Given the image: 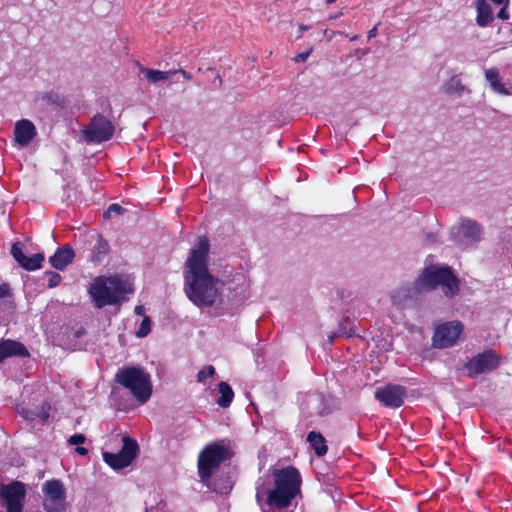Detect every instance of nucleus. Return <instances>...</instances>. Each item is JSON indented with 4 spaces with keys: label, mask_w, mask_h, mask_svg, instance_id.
Wrapping results in <instances>:
<instances>
[{
    "label": "nucleus",
    "mask_w": 512,
    "mask_h": 512,
    "mask_svg": "<svg viewBox=\"0 0 512 512\" xmlns=\"http://www.w3.org/2000/svg\"><path fill=\"white\" fill-rule=\"evenodd\" d=\"M209 242L200 237L195 247L191 249L185 262L184 292L187 298L197 307H215L223 310L224 282L213 276L208 269L207 255Z\"/></svg>",
    "instance_id": "f257e3e1"
},
{
    "label": "nucleus",
    "mask_w": 512,
    "mask_h": 512,
    "mask_svg": "<svg viewBox=\"0 0 512 512\" xmlns=\"http://www.w3.org/2000/svg\"><path fill=\"white\" fill-rule=\"evenodd\" d=\"M274 488L269 490L267 504L274 509H284L300 493L301 476L299 471L289 466L274 470Z\"/></svg>",
    "instance_id": "f03ea898"
},
{
    "label": "nucleus",
    "mask_w": 512,
    "mask_h": 512,
    "mask_svg": "<svg viewBox=\"0 0 512 512\" xmlns=\"http://www.w3.org/2000/svg\"><path fill=\"white\" fill-rule=\"evenodd\" d=\"M132 291L131 284L118 276L96 278L89 288V293L97 308L114 305L123 295Z\"/></svg>",
    "instance_id": "7ed1b4c3"
},
{
    "label": "nucleus",
    "mask_w": 512,
    "mask_h": 512,
    "mask_svg": "<svg viewBox=\"0 0 512 512\" xmlns=\"http://www.w3.org/2000/svg\"><path fill=\"white\" fill-rule=\"evenodd\" d=\"M115 381L129 390L140 404L146 403L152 395L151 376L141 367L129 366L119 369Z\"/></svg>",
    "instance_id": "20e7f679"
},
{
    "label": "nucleus",
    "mask_w": 512,
    "mask_h": 512,
    "mask_svg": "<svg viewBox=\"0 0 512 512\" xmlns=\"http://www.w3.org/2000/svg\"><path fill=\"white\" fill-rule=\"evenodd\" d=\"M442 286L446 296H453L459 291V282L449 267H426L416 280V289L425 291L434 290Z\"/></svg>",
    "instance_id": "39448f33"
},
{
    "label": "nucleus",
    "mask_w": 512,
    "mask_h": 512,
    "mask_svg": "<svg viewBox=\"0 0 512 512\" xmlns=\"http://www.w3.org/2000/svg\"><path fill=\"white\" fill-rule=\"evenodd\" d=\"M232 457L230 449L219 443L205 446L198 456V473L201 479H209L225 460Z\"/></svg>",
    "instance_id": "423d86ee"
},
{
    "label": "nucleus",
    "mask_w": 512,
    "mask_h": 512,
    "mask_svg": "<svg viewBox=\"0 0 512 512\" xmlns=\"http://www.w3.org/2000/svg\"><path fill=\"white\" fill-rule=\"evenodd\" d=\"M114 132L115 126L112 121L98 113L83 130V136L87 143H102L110 140Z\"/></svg>",
    "instance_id": "0eeeda50"
},
{
    "label": "nucleus",
    "mask_w": 512,
    "mask_h": 512,
    "mask_svg": "<svg viewBox=\"0 0 512 512\" xmlns=\"http://www.w3.org/2000/svg\"><path fill=\"white\" fill-rule=\"evenodd\" d=\"M42 490L45 495L43 506L46 512H65L66 490L60 480L46 481Z\"/></svg>",
    "instance_id": "6e6552de"
},
{
    "label": "nucleus",
    "mask_w": 512,
    "mask_h": 512,
    "mask_svg": "<svg viewBox=\"0 0 512 512\" xmlns=\"http://www.w3.org/2000/svg\"><path fill=\"white\" fill-rule=\"evenodd\" d=\"M139 446L137 442L126 436L123 438V446L118 453L104 452L103 460L114 470H120L129 466L137 457Z\"/></svg>",
    "instance_id": "1a4fd4ad"
},
{
    "label": "nucleus",
    "mask_w": 512,
    "mask_h": 512,
    "mask_svg": "<svg viewBox=\"0 0 512 512\" xmlns=\"http://www.w3.org/2000/svg\"><path fill=\"white\" fill-rule=\"evenodd\" d=\"M499 365L500 357L495 351L488 349L469 359L465 363L464 368L470 378H475L497 369Z\"/></svg>",
    "instance_id": "9d476101"
},
{
    "label": "nucleus",
    "mask_w": 512,
    "mask_h": 512,
    "mask_svg": "<svg viewBox=\"0 0 512 512\" xmlns=\"http://www.w3.org/2000/svg\"><path fill=\"white\" fill-rule=\"evenodd\" d=\"M463 331V325L459 321H450L437 327L432 338L434 348H449L456 344Z\"/></svg>",
    "instance_id": "9b49d317"
},
{
    "label": "nucleus",
    "mask_w": 512,
    "mask_h": 512,
    "mask_svg": "<svg viewBox=\"0 0 512 512\" xmlns=\"http://www.w3.org/2000/svg\"><path fill=\"white\" fill-rule=\"evenodd\" d=\"M452 234L457 245L468 247L480 241L482 228L474 220L462 219L459 226L453 228Z\"/></svg>",
    "instance_id": "f8f14e48"
},
{
    "label": "nucleus",
    "mask_w": 512,
    "mask_h": 512,
    "mask_svg": "<svg viewBox=\"0 0 512 512\" xmlns=\"http://www.w3.org/2000/svg\"><path fill=\"white\" fill-rule=\"evenodd\" d=\"M0 496L6 502L7 512H22L26 496L25 485L15 481L7 486H2Z\"/></svg>",
    "instance_id": "ddd939ff"
},
{
    "label": "nucleus",
    "mask_w": 512,
    "mask_h": 512,
    "mask_svg": "<svg viewBox=\"0 0 512 512\" xmlns=\"http://www.w3.org/2000/svg\"><path fill=\"white\" fill-rule=\"evenodd\" d=\"M406 394L404 386L388 384L375 391V398L386 407L398 408L403 404Z\"/></svg>",
    "instance_id": "4468645a"
},
{
    "label": "nucleus",
    "mask_w": 512,
    "mask_h": 512,
    "mask_svg": "<svg viewBox=\"0 0 512 512\" xmlns=\"http://www.w3.org/2000/svg\"><path fill=\"white\" fill-rule=\"evenodd\" d=\"M11 254L22 268L29 271L40 268L42 262L44 261V255L42 253L26 256L19 246V243H14L12 245Z\"/></svg>",
    "instance_id": "2eb2a0df"
},
{
    "label": "nucleus",
    "mask_w": 512,
    "mask_h": 512,
    "mask_svg": "<svg viewBox=\"0 0 512 512\" xmlns=\"http://www.w3.org/2000/svg\"><path fill=\"white\" fill-rule=\"evenodd\" d=\"M423 292L422 290L416 289V281L411 286H403L396 289L391 294L393 305L400 309L409 307L414 301L415 296L418 293Z\"/></svg>",
    "instance_id": "dca6fc26"
},
{
    "label": "nucleus",
    "mask_w": 512,
    "mask_h": 512,
    "mask_svg": "<svg viewBox=\"0 0 512 512\" xmlns=\"http://www.w3.org/2000/svg\"><path fill=\"white\" fill-rule=\"evenodd\" d=\"M36 136L35 125L27 119L16 122L14 128L15 141L22 147L28 146Z\"/></svg>",
    "instance_id": "f3484780"
},
{
    "label": "nucleus",
    "mask_w": 512,
    "mask_h": 512,
    "mask_svg": "<svg viewBox=\"0 0 512 512\" xmlns=\"http://www.w3.org/2000/svg\"><path fill=\"white\" fill-rule=\"evenodd\" d=\"M304 410L310 416H323L328 413V403L324 395L321 393H311L306 396L303 403Z\"/></svg>",
    "instance_id": "a211bd4d"
},
{
    "label": "nucleus",
    "mask_w": 512,
    "mask_h": 512,
    "mask_svg": "<svg viewBox=\"0 0 512 512\" xmlns=\"http://www.w3.org/2000/svg\"><path fill=\"white\" fill-rule=\"evenodd\" d=\"M12 356L28 357L29 352L27 348L18 341L9 339L0 341V364L5 358Z\"/></svg>",
    "instance_id": "6ab92c4d"
},
{
    "label": "nucleus",
    "mask_w": 512,
    "mask_h": 512,
    "mask_svg": "<svg viewBox=\"0 0 512 512\" xmlns=\"http://www.w3.org/2000/svg\"><path fill=\"white\" fill-rule=\"evenodd\" d=\"M74 256V250L69 246H65L63 248L57 249L54 255L50 257L49 261L54 268L63 270L69 263L72 262Z\"/></svg>",
    "instance_id": "aec40b11"
},
{
    "label": "nucleus",
    "mask_w": 512,
    "mask_h": 512,
    "mask_svg": "<svg viewBox=\"0 0 512 512\" xmlns=\"http://www.w3.org/2000/svg\"><path fill=\"white\" fill-rule=\"evenodd\" d=\"M476 10V23L478 26L486 27L494 20L492 8L486 0H477Z\"/></svg>",
    "instance_id": "412c9836"
},
{
    "label": "nucleus",
    "mask_w": 512,
    "mask_h": 512,
    "mask_svg": "<svg viewBox=\"0 0 512 512\" xmlns=\"http://www.w3.org/2000/svg\"><path fill=\"white\" fill-rule=\"evenodd\" d=\"M307 441L318 457L324 456L327 453L326 440L320 433L315 431L309 432Z\"/></svg>",
    "instance_id": "4be33fe9"
},
{
    "label": "nucleus",
    "mask_w": 512,
    "mask_h": 512,
    "mask_svg": "<svg viewBox=\"0 0 512 512\" xmlns=\"http://www.w3.org/2000/svg\"><path fill=\"white\" fill-rule=\"evenodd\" d=\"M485 78L490 83L491 88L502 95H508L509 91L505 88L504 84L500 81L499 70L497 68H490L485 71Z\"/></svg>",
    "instance_id": "5701e85b"
},
{
    "label": "nucleus",
    "mask_w": 512,
    "mask_h": 512,
    "mask_svg": "<svg viewBox=\"0 0 512 512\" xmlns=\"http://www.w3.org/2000/svg\"><path fill=\"white\" fill-rule=\"evenodd\" d=\"M140 72L145 75L147 80L151 83H157L161 81H166L171 78L173 74H175L177 71H160V70H154L149 69L145 67H140Z\"/></svg>",
    "instance_id": "b1692460"
},
{
    "label": "nucleus",
    "mask_w": 512,
    "mask_h": 512,
    "mask_svg": "<svg viewBox=\"0 0 512 512\" xmlns=\"http://www.w3.org/2000/svg\"><path fill=\"white\" fill-rule=\"evenodd\" d=\"M110 247L108 242L100 235H96V243L92 249V259L94 261H101L109 252Z\"/></svg>",
    "instance_id": "393cba45"
},
{
    "label": "nucleus",
    "mask_w": 512,
    "mask_h": 512,
    "mask_svg": "<svg viewBox=\"0 0 512 512\" xmlns=\"http://www.w3.org/2000/svg\"><path fill=\"white\" fill-rule=\"evenodd\" d=\"M218 390L221 396L218 398L217 404L220 407L227 408L233 400L234 392L227 382H220L218 384Z\"/></svg>",
    "instance_id": "a878e982"
},
{
    "label": "nucleus",
    "mask_w": 512,
    "mask_h": 512,
    "mask_svg": "<svg viewBox=\"0 0 512 512\" xmlns=\"http://www.w3.org/2000/svg\"><path fill=\"white\" fill-rule=\"evenodd\" d=\"M466 90V87L462 84L461 79L458 76H452L446 83V92L453 94L456 93L461 95Z\"/></svg>",
    "instance_id": "bb28decb"
},
{
    "label": "nucleus",
    "mask_w": 512,
    "mask_h": 512,
    "mask_svg": "<svg viewBox=\"0 0 512 512\" xmlns=\"http://www.w3.org/2000/svg\"><path fill=\"white\" fill-rule=\"evenodd\" d=\"M337 332L340 336L352 337L355 333L350 326V321L348 318L343 319L338 326Z\"/></svg>",
    "instance_id": "cd10ccee"
},
{
    "label": "nucleus",
    "mask_w": 512,
    "mask_h": 512,
    "mask_svg": "<svg viewBox=\"0 0 512 512\" xmlns=\"http://www.w3.org/2000/svg\"><path fill=\"white\" fill-rule=\"evenodd\" d=\"M151 331V320L148 316H144L136 336L139 338L146 337Z\"/></svg>",
    "instance_id": "c85d7f7f"
},
{
    "label": "nucleus",
    "mask_w": 512,
    "mask_h": 512,
    "mask_svg": "<svg viewBox=\"0 0 512 512\" xmlns=\"http://www.w3.org/2000/svg\"><path fill=\"white\" fill-rule=\"evenodd\" d=\"M214 374L215 368L212 365H208L198 372L197 380L201 383H204L208 377H212Z\"/></svg>",
    "instance_id": "c756f323"
},
{
    "label": "nucleus",
    "mask_w": 512,
    "mask_h": 512,
    "mask_svg": "<svg viewBox=\"0 0 512 512\" xmlns=\"http://www.w3.org/2000/svg\"><path fill=\"white\" fill-rule=\"evenodd\" d=\"M46 276L48 278V287L49 288H54L57 285H59V283L62 279L60 274H58L57 272H53V271L46 272Z\"/></svg>",
    "instance_id": "7c9ffc66"
},
{
    "label": "nucleus",
    "mask_w": 512,
    "mask_h": 512,
    "mask_svg": "<svg viewBox=\"0 0 512 512\" xmlns=\"http://www.w3.org/2000/svg\"><path fill=\"white\" fill-rule=\"evenodd\" d=\"M124 211L125 209L121 205L114 203L108 207L107 211L104 213V217L110 218L112 214L121 215Z\"/></svg>",
    "instance_id": "2f4dec72"
},
{
    "label": "nucleus",
    "mask_w": 512,
    "mask_h": 512,
    "mask_svg": "<svg viewBox=\"0 0 512 512\" xmlns=\"http://www.w3.org/2000/svg\"><path fill=\"white\" fill-rule=\"evenodd\" d=\"M42 99L47 101L48 103H51V104H55V105H60L61 104V99L60 97L55 94V93H44L42 95Z\"/></svg>",
    "instance_id": "473e14b6"
},
{
    "label": "nucleus",
    "mask_w": 512,
    "mask_h": 512,
    "mask_svg": "<svg viewBox=\"0 0 512 512\" xmlns=\"http://www.w3.org/2000/svg\"><path fill=\"white\" fill-rule=\"evenodd\" d=\"M86 438L83 434H74L72 436L69 437L68 439V443L70 445H80V444H83L85 442Z\"/></svg>",
    "instance_id": "72a5a7b5"
},
{
    "label": "nucleus",
    "mask_w": 512,
    "mask_h": 512,
    "mask_svg": "<svg viewBox=\"0 0 512 512\" xmlns=\"http://www.w3.org/2000/svg\"><path fill=\"white\" fill-rule=\"evenodd\" d=\"M10 288L7 284L0 285V299L10 297Z\"/></svg>",
    "instance_id": "f704fd0d"
},
{
    "label": "nucleus",
    "mask_w": 512,
    "mask_h": 512,
    "mask_svg": "<svg viewBox=\"0 0 512 512\" xmlns=\"http://www.w3.org/2000/svg\"><path fill=\"white\" fill-rule=\"evenodd\" d=\"M311 51H312V49L310 48L308 51L296 55L294 58V61L297 63L306 61V59L310 55Z\"/></svg>",
    "instance_id": "c9c22d12"
},
{
    "label": "nucleus",
    "mask_w": 512,
    "mask_h": 512,
    "mask_svg": "<svg viewBox=\"0 0 512 512\" xmlns=\"http://www.w3.org/2000/svg\"><path fill=\"white\" fill-rule=\"evenodd\" d=\"M508 6L503 5V7L499 10L497 17L502 20H507L509 18V13L507 11Z\"/></svg>",
    "instance_id": "e433bc0d"
},
{
    "label": "nucleus",
    "mask_w": 512,
    "mask_h": 512,
    "mask_svg": "<svg viewBox=\"0 0 512 512\" xmlns=\"http://www.w3.org/2000/svg\"><path fill=\"white\" fill-rule=\"evenodd\" d=\"M134 311H135V314H136V315H139V316H145V315H144V313H145V309H144V307H143V306H140V305H139V306H136Z\"/></svg>",
    "instance_id": "4c0bfd02"
},
{
    "label": "nucleus",
    "mask_w": 512,
    "mask_h": 512,
    "mask_svg": "<svg viewBox=\"0 0 512 512\" xmlns=\"http://www.w3.org/2000/svg\"><path fill=\"white\" fill-rule=\"evenodd\" d=\"M340 335L338 334L337 331L331 333L329 336H328V343L329 344H333L335 338L339 337Z\"/></svg>",
    "instance_id": "58836bf2"
},
{
    "label": "nucleus",
    "mask_w": 512,
    "mask_h": 512,
    "mask_svg": "<svg viewBox=\"0 0 512 512\" xmlns=\"http://www.w3.org/2000/svg\"><path fill=\"white\" fill-rule=\"evenodd\" d=\"M75 451L79 454V455H87L88 454V450L84 447H77L75 449Z\"/></svg>",
    "instance_id": "ea45409f"
},
{
    "label": "nucleus",
    "mask_w": 512,
    "mask_h": 512,
    "mask_svg": "<svg viewBox=\"0 0 512 512\" xmlns=\"http://www.w3.org/2000/svg\"><path fill=\"white\" fill-rule=\"evenodd\" d=\"M496 5H509V0H491Z\"/></svg>",
    "instance_id": "a19ab883"
},
{
    "label": "nucleus",
    "mask_w": 512,
    "mask_h": 512,
    "mask_svg": "<svg viewBox=\"0 0 512 512\" xmlns=\"http://www.w3.org/2000/svg\"><path fill=\"white\" fill-rule=\"evenodd\" d=\"M377 34V28L373 27L371 30L368 31V38L371 39L375 37Z\"/></svg>",
    "instance_id": "79ce46f5"
},
{
    "label": "nucleus",
    "mask_w": 512,
    "mask_h": 512,
    "mask_svg": "<svg viewBox=\"0 0 512 512\" xmlns=\"http://www.w3.org/2000/svg\"><path fill=\"white\" fill-rule=\"evenodd\" d=\"M342 15H343V12H342V11H340V12H339V13H337V14H334V15L329 16V18H328V19H329V20L337 19V18L341 17Z\"/></svg>",
    "instance_id": "37998d69"
},
{
    "label": "nucleus",
    "mask_w": 512,
    "mask_h": 512,
    "mask_svg": "<svg viewBox=\"0 0 512 512\" xmlns=\"http://www.w3.org/2000/svg\"><path fill=\"white\" fill-rule=\"evenodd\" d=\"M308 28H309V27H308V26H306V25H304V24H300V25H299V29H300L301 33H302V32H304V31H307V30H308Z\"/></svg>",
    "instance_id": "c03bdc74"
},
{
    "label": "nucleus",
    "mask_w": 512,
    "mask_h": 512,
    "mask_svg": "<svg viewBox=\"0 0 512 512\" xmlns=\"http://www.w3.org/2000/svg\"><path fill=\"white\" fill-rule=\"evenodd\" d=\"M180 72L182 73V75L184 76V78H186V79H188V80H189V79H191V76H190L186 71H184V70H180Z\"/></svg>",
    "instance_id": "a18cd8bd"
},
{
    "label": "nucleus",
    "mask_w": 512,
    "mask_h": 512,
    "mask_svg": "<svg viewBox=\"0 0 512 512\" xmlns=\"http://www.w3.org/2000/svg\"><path fill=\"white\" fill-rule=\"evenodd\" d=\"M349 39L351 41L357 40L358 39V35L351 36Z\"/></svg>",
    "instance_id": "49530a36"
},
{
    "label": "nucleus",
    "mask_w": 512,
    "mask_h": 512,
    "mask_svg": "<svg viewBox=\"0 0 512 512\" xmlns=\"http://www.w3.org/2000/svg\"><path fill=\"white\" fill-rule=\"evenodd\" d=\"M335 1H336V0H326L325 2H326V4H327V5H330V4H332L333 2H335Z\"/></svg>",
    "instance_id": "de8ad7c7"
}]
</instances>
